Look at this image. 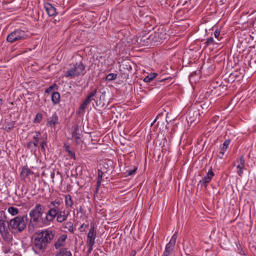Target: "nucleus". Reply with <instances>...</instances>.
I'll return each instance as SVG.
<instances>
[{
  "mask_svg": "<svg viewBox=\"0 0 256 256\" xmlns=\"http://www.w3.org/2000/svg\"><path fill=\"white\" fill-rule=\"evenodd\" d=\"M65 204L66 208H73L74 202L72 200V197L70 194L65 196Z\"/></svg>",
  "mask_w": 256,
  "mask_h": 256,
  "instance_id": "obj_22",
  "label": "nucleus"
},
{
  "mask_svg": "<svg viewBox=\"0 0 256 256\" xmlns=\"http://www.w3.org/2000/svg\"><path fill=\"white\" fill-rule=\"evenodd\" d=\"M205 44H206V46H209L210 44H217L218 43L217 42H214V40L213 38L210 37V38H208L207 39V40Z\"/></svg>",
  "mask_w": 256,
  "mask_h": 256,
  "instance_id": "obj_37",
  "label": "nucleus"
},
{
  "mask_svg": "<svg viewBox=\"0 0 256 256\" xmlns=\"http://www.w3.org/2000/svg\"><path fill=\"white\" fill-rule=\"evenodd\" d=\"M2 102V99H0V102L1 103V102Z\"/></svg>",
  "mask_w": 256,
  "mask_h": 256,
  "instance_id": "obj_55",
  "label": "nucleus"
},
{
  "mask_svg": "<svg viewBox=\"0 0 256 256\" xmlns=\"http://www.w3.org/2000/svg\"><path fill=\"white\" fill-rule=\"evenodd\" d=\"M40 220H38L36 219H34L32 218H30V219L28 228V231L30 233H32L34 232V231L38 228L40 227Z\"/></svg>",
  "mask_w": 256,
  "mask_h": 256,
  "instance_id": "obj_9",
  "label": "nucleus"
},
{
  "mask_svg": "<svg viewBox=\"0 0 256 256\" xmlns=\"http://www.w3.org/2000/svg\"><path fill=\"white\" fill-rule=\"evenodd\" d=\"M85 66L82 62H76V64L72 66L70 68L64 72L66 77L74 78L80 76H84L86 72L84 71Z\"/></svg>",
  "mask_w": 256,
  "mask_h": 256,
  "instance_id": "obj_2",
  "label": "nucleus"
},
{
  "mask_svg": "<svg viewBox=\"0 0 256 256\" xmlns=\"http://www.w3.org/2000/svg\"><path fill=\"white\" fill-rule=\"evenodd\" d=\"M28 37L26 32L20 28L14 30L6 38L8 42L13 43L16 41L26 39Z\"/></svg>",
  "mask_w": 256,
  "mask_h": 256,
  "instance_id": "obj_4",
  "label": "nucleus"
},
{
  "mask_svg": "<svg viewBox=\"0 0 256 256\" xmlns=\"http://www.w3.org/2000/svg\"><path fill=\"white\" fill-rule=\"evenodd\" d=\"M42 118V115L41 113L38 112L36 114L33 122L34 123H40Z\"/></svg>",
  "mask_w": 256,
  "mask_h": 256,
  "instance_id": "obj_33",
  "label": "nucleus"
},
{
  "mask_svg": "<svg viewBox=\"0 0 256 256\" xmlns=\"http://www.w3.org/2000/svg\"><path fill=\"white\" fill-rule=\"evenodd\" d=\"M234 76L235 77H236L238 76L236 74H234H234H231L230 76Z\"/></svg>",
  "mask_w": 256,
  "mask_h": 256,
  "instance_id": "obj_51",
  "label": "nucleus"
},
{
  "mask_svg": "<svg viewBox=\"0 0 256 256\" xmlns=\"http://www.w3.org/2000/svg\"><path fill=\"white\" fill-rule=\"evenodd\" d=\"M90 226L91 227L88 234L86 242V244L88 247V254L91 253L92 250V246L95 243V238L96 237V232L94 224L93 223H91Z\"/></svg>",
  "mask_w": 256,
  "mask_h": 256,
  "instance_id": "obj_5",
  "label": "nucleus"
},
{
  "mask_svg": "<svg viewBox=\"0 0 256 256\" xmlns=\"http://www.w3.org/2000/svg\"><path fill=\"white\" fill-rule=\"evenodd\" d=\"M137 170V168H134L133 170H126V172H128V176H132L133 175Z\"/></svg>",
  "mask_w": 256,
  "mask_h": 256,
  "instance_id": "obj_40",
  "label": "nucleus"
},
{
  "mask_svg": "<svg viewBox=\"0 0 256 256\" xmlns=\"http://www.w3.org/2000/svg\"><path fill=\"white\" fill-rule=\"evenodd\" d=\"M66 151L68 153V156L70 158L76 160L75 154L74 152L70 150L69 146H66Z\"/></svg>",
  "mask_w": 256,
  "mask_h": 256,
  "instance_id": "obj_35",
  "label": "nucleus"
},
{
  "mask_svg": "<svg viewBox=\"0 0 256 256\" xmlns=\"http://www.w3.org/2000/svg\"><path fill=\"white\" fill-rule=\"evenodd\" d=\"M152 37L153 43H162L163 42V40L166 38V33L162 30V32L158 31L154 32V34L152 35Z\"/></svg>",
  "mask_w": 256,
  "mask_h": 256,
  "instance_id": "obj_10",
  "label": "nucleus"
},
{
  "mask_svg": "<svg viewBox=\"0 0 256 256\" xmlns=\"http://www.w3.org/2000/svg\"><path fill=\"white\" fill-rule=\"evenodd\" d=\"M117 48H118V46H116L115 48V49H114V50L116 51L117 52Z\"/></svg>",
  "mask_w": 256,
  "mask_h": 256,
  "instance_id": "obj_54",
  "label": "nucleus"
},
{
  "mask_svg": "<svg viewBox=\"0 0 256 256\" xmlns=\"http://www.w3.org/2000/svg\"><path fill=\"white\" fill-rule=\"evenodd\" d=\"M40 148L42 151L44 152L46 147L47 146V142L46 140H43L40 142Z\"/></svg>",
  "mask_w": 256,
  "mask_h": 256,
  "instance_id": "obj_38",
  "label": "nucleus"
},
{
  "mask_svg": "<svg viewBox=\"0 0 256 256\" xmlns=\"http://www.w3.org/2000/svg\"><path fill=\"white\" fill-rule=\"evenodd\" d=\"M8 212L12 216H16L19 212V210L18 208L14 206H10L8 209Z\"/></svg>",
  "mask_w": 256,
  "mask_h": 256,
  "instance_id": "obj_29",
  "label": "nucleus"
},
{
  "mask_svg": "<svg viewBox=\"0 0 256 256\" xmlns=\"http://www.w3.org/2000/svg\"><path fill=\"white\" fill-rule=\"evenodd\" d=\"M157 76L158 74L156 73H150L144 78V81L146 82H150L152 80Z\"/></svg>",
  "mask_w": 256,
  "mask_h": 256,
  "instance_id": "obj_25",
  "label": "nucleus"
},
{
  "mask_svg": "<svg viewBox=\"0 0 256 256\" xmlns=\"http://www.w3.org/2000/svg\"><path fill=\"white\" fill-rule=\"evenodd\" d=\"M178 236V232H176L174 234L172 235L170 242L168 244L174 248Z\"/></svg>",
  "mask_w": 256,
  "mask_h": 256,
  "instance_id": "obj_24",
  "label": "nucleus"
},
{
  "mask_svg": "<svg viewBox=\"0 0 256 256\" xmlns=\"http://www.w3.org/2000/svg\"><path fill=\"white\" fill-rule=\"evenodd\" d=\"M118 235H119V234H117V236H116V237L115 238H114V239H116V241H118V243L119 244V242H120V240H120V236L119 238H118H118H118Z\"/></svg>",
  "mask_w": 256,
  "mask_h": 256,
  "instance_id": "obj_46",
  "label": "nucleus"
},
{
  "mask_svg": "<svg viewBox=\"0 0 256 256\" xmlns=\"http://www.w3.org/2000/svg\"><path fill=\"white\" fill-rule=\"evenodd\" d=\"M56 86V84H54L50 86L46 90V91L45 92L46 93H48V94H49L50 92L52 91V90H53L54 88V87Z\"/></svg>",
  "mask_w": 256,
  "mask_h": 256,
  "instance_id": "obj_39",
  "label": "nucleus"
},
{
  "mask_svg": "<svg viewBox=\"0 0 256 256\" xmlns=\"http://www.w3.org/2000/svg\"><path fill=\"white\" fill-rule=\"evenodd\" d=\"M112 74H108L106 77L105 82H106V86L110 88L112 86Z\"/></svg>",
  "mask_w": 256,
  "mask_h": 256,
  "instance_id": "obj_31",
  "label": "nucleus"
},
{
  "mask_svg": "<svg viewBox=\"0 0 256 256\" xmlns=\"http://www.w3.org/2000/svg\"><path fill=\"white\" fill-rule=\"evenodd\" d=\"M174 248V247L167 244L166 246L165 250L162 256H170L172 254Z\"/></svg>",
  "mask_w": 256,
  "mask_h": 256,
  "instance_id": "obj_23",
  "label": "nucleus"
},
{
  "mask_svg": "<svg viewBox=\"0 0 256 256\" xmlns=\"http://www.w3.org/2000/svg\"><path fill=\"white\" fill-rule=\"evenodd\" d=\"M220 34V32L218 30H216L214 32V37H215L216 38H218Z\"/></svg>",
  "mask_w": 256,
  "mask_h": 256,
  "instance_id": "obj_43",
  "label": "nucleus"
},
{
  "mask_svg": "<svg viewBox=\"0 0 256 256\" xmlns=\"http://www.w3.org/2000/svg\"><path fill=\"white\" fill-rule=\"evenodd\" d=\"M93 100H94L93 98H92L90 96H88L84 101L89 104H90V102Z\"/></svg>",
  "mask_w": 256,
  "mask_h": 256,
  "instance_id": "obj_42",
  "label": "nucleus"
},
{
  "mask_svg": "<svg viewBox=\"0 0 256 256\" xmlns=\"http://www.w3.org/2000/svg\"><path fill=\"white\" fill-rule=\"evenodd\" d=\"M33 174V172H32L30 168L26 166H24L22 168V170L20 172V176L22 179H25L30 175L32 174Z\"/></svg>",
  "mask_w": 256,
  "mask_h": 256,
  "instance_id": "obj_19",
  "label": "nucleus"
},
{
  "mask_svg": "<svg viewBox=\"0 0 256 256\" xmlns=\"http://www.w3.org/2000/svg\"><path fill=\"white\" fill-rule=\"evenodd\" d=\"M64 228L68 229L70 232H74L73 224L71 222H66Z\"/></svg>",
  "mask_w": 256,
  "mask_h": 256,
  "instance_id": "obj_32",
  "label": "nucleus"
},
{
  "mask_svg": "<svg viewBox=\"0 0 256 256\" xmlns=\"http://www.w3.org/2000/svg\"><path fill=\"white\" fill-rule=\"evenodd\" d=\"M152 38L149 32L142 33L138 36L136 42L142 46H147L153 43Z\"/></svg>",
  "mask_w": 256,
  "mask_h": 256,
  "instance_id": "obj_7",
  "label": "nucleus"
},
{
  "mask_svg": "<svg viewBox=\"0 0 256 256\" xmlns=\"http://www.w3.org/2000/svg\"><path fill=\"white\" fill-rule=\"evenodd\" d=\"M122 215H120V216H118V217L116 218L117 220H120V219L122 218Z\"/></svg>",
  "mask_w": 256,
  "mask_h": 256,
  "instance_id": "obj_53",
  "label": "nucleus"
},
{
  "mask_svg": "<svg viewBox=\"0 0 256 256\" xmlns=\"http://www.w3.org/2000/svg\"><path fill=\"white\" fill-rule=\"evenodd\" d=\"M239 164L237 166V168L238 169H244L245 164V159L244 155H242L238 161Z\"/></svg>",
  "mask_w": 256,
  "mask_h": 256,
  "instance_id": "obj_28",
  "label": "nucleus"
},
{
  "mask_svg": "<svg viewBox=\"0 0 256 256\" xmlns=\"http://www.w3.org/2000/svg\"><path fill=\"white\" fill-rule=\"evenodd\" d=\"M211 102L209 100L204 102L200 105V106L204 112H207L210 108Z\"/></svg>",
  "mask_w": 256,
  "mask_h": 256,
  "instance_id": "obj_30",
  "label": "nucleus"
},
{
  "mask_svg": "<svg viewBox=\"0 0 256 256\" xmlns=\"http://www.w3.org/2000/svg\"><path fill=\"white\" fill-rule=\"evenodd\" d=\"M34 133L36 135L33 137L34 141H30L27 144V148L29 149L36 148L38 146L40 133L39 131H35Z\"/></svg>",
  "mask_w": 256,
  "mask_h": 256,
  "instance_id": "obj_13",
  "label": "nucleus"
},
{
  "mask_svg": "<svg viewBox=\"0 0 256 256\" xmlns=\"http://www.w3.org/2000/svg\"><path fill=\"white\" fill-rule=\"evenodd\" d=\"M44 211V206L40 204H36L34 207L29 212V216L30 218L40 220Z\"/></svg>",
  "mask_w": 256,
  "mask_h": 256,
  "instance_id": "obj_6",
  "label": "nucleus"
},
{
  "mask_svg": "<svg viewBox=\"0 0 256 256\" xmlns=\"http://www.w3.org/2000/svg\"><path fill=\"white\" fill-rule=\"evenodd\" d=\"M50 176L52 179H54V172L51 173Z\"/></svg>",
  "mask_w": 256,
  "mask_h": 256,
  "instance_id": "obj_49",
  "label": "nucleus"
},
{
  "mask_svg": "<svg viewBox=\"0 0 256 256\" xmlns=\"http://www.w3.org/2000/svg\"><path fill=\"white\" fill-rule=\"evenodd\" d=\"M242 170H243V169H239V170L238 171V174L240 176H242L243 174Z\"/></svg>",
  "mask_w": 256,
  "mask_h": 256,
  "instance_id": "obj_44",
  "label": "nucleus"
},
{
  "mask_svg": "<svg viewBox=\"0 0 256 256\" xmlns=\"http://www.w3.org/2000/svg\"><path fill=\"white\" fill-rule=\"evenodd\" d=\"M50 208L46 213L45 220L48 222H53L55 218L56 217L58 212V207H49Z\"/></svg>",
  "mask_w": 256,
  "mask_h": 256,
  "instance_id": "obj_8",
  "label": "nucleus"
},
{
  "mask_svg": "<svg viewBox=\"0 0 256 256\" xmlns=\"http://www.w3.org/2000/svg\"><path fill=\"white\" fill-rule=\"evenodd\" d=\"M15 124V122L12 120L6 121V124L4 126L3 129L6 132L12 130Z\"/></svg>",
  "mask_w": 256,
  "mask_h": 256,
  "instance_id": "obj_20",
  "label": "nucleus"
},
{
  "mask_svg": "<svg viewBox=\"0 0 256 256\" xmlns=\"http://www.w3.org/2000/svg\"><path fill=\"white\" fill-rule=\"evenodd\" d=\"M214 175V174L212 170V168H210L207 172L206 175L200 181V183L202 185H204V187L206 188L208 184L210 182Z\"/></svg>",
  "mask_w": 256,
  "mask_h": 256,
  "instance_id": "obj_11",
  "label": "nucleus"
},
{
  "mask_svg": "<svg viewBox=\"0 0 256 256\" xmlns=\"http://www.w3.org/2000/svg\"><path fill=\"white\" fill-rule=\"evenodd\" d=\"M44 8L48 14L50 16H54L56 14V9L50 4L47 2L44 5Z\"/></svg>",
  "mask_w": 256,
  "mask_h": 256,
  "instance_id": "obj_17",
  "label": "nucleus"
},
{
  "mask_svg": "<svg viewBox=\"0 0 256 256\" xmlns=\"http://www.w3.org/2000/svg\"><path fill=\"white\" fill-rule=\"evenodd\" d=\"M158 116L156 117V118L154 120V121L153 122L152 124V125L156 120L157 118H158Z\"/></svg>",
  "mask_w": 256,
  "mask_h": 256,
  "instance_id": "obj_52",
  "label": "nucleus"
},
{
  "mask_svg": "<svg viewBox=\"0 0 256 256\" xmlns=\"http://www.w3.org/2000/svg\"><path fill=\"white\" fill-rule=\"evenodd\" d=\"M58 118L56 114L54 113L50 117L48 118L46 122V126L55 128L56 124H58Z\"/></svg>",
  "mask_w": 256,
  "mask_h": 256,
  "instance_id": "obj_12",
  "label": "nucleus"
},
{
  "mask_svg": "<svg viewBox=\"0 0 256 256\" xmlns=\"http://www.w3.org/2000/svg\"><path fill=\"white\" fill-rule=\"evenodd\" d=\"M27 215L17 216L10 220L9 222L10 226L18 232L22 231L26 227Z\"/></svg>",
  "mask_w": 256,
  "mask_h": 256,
  "instance_id": "obj_3",
  "label": "nucleus"
},
{
  "mask_svg": "<svg viewBox=\"0 0 256 256\" xmlns=\"http://www.w3.org/2000/svg\"><path fill=\"white\" fill-rule=\"evenodd\" d=\"M109 138H110V136L108 134L104 138V141H107Z\"/></svg>",
  "mask_w": 256,
  "mask_h": 256,
  "instance_id": "obj_48",
  "label": "nucleus"
},
{
  "mask_svg": "<svg viewBox=\"0 0 256 256\" xmlns=\"http://www.w3.org/2000/svg\"><path fill=\"white\" fill-rule=\"evenodd\" d=\"M56 232L46 229L36 232L32 238L33 250L36 254L44 252L54 239Z\"/></svg>",
  "mask_w": 256,
  "mask_h": 256,
  "instance_id": "obj_1",
  "label": "nucleus"
},
{
  "mask_svg": "<svg viewBox=\"0 0 256 256\" xmlns=\"http://www.w3.org/2000/svg\"><path fill=\"white\" fill-rule=\"evenodd\" d=\"M117 74L113 73V80H114L116 78Z\"/></svg>",
  "mask_w": 256,
  "mask_h": 256,
  "instance_id": "obj_50",
  "label": "nucleus"
},
{
  "mask_svg": "<svg viewBox=\"0 0 256 256\" xmlns=\"http://www.w3.org/2000/svg\"><path fill=\"white\" fill-rule=\"evenodd\" d=\"M66 238L67 236L66 234H63L60 236L57 241L54 244V248L56 249H58L61 246H64Z\"/></svg>",
  "mask_w": 256,
  "mask_h": 256,
  "instance_id": "obj_16",
  "label": "nucleus"
},
{
  "mask_svg": "<svg viewBox=\"0 0 256 256\" xmlns=\"http://www.w3.org/2000/svg\"><path fill=\"white\" fill-rule=\"evenodd\" d=\"M60 94L58 92H54L52 94V101L54 104H56L60 102Z\"/></svg>",
  "mask_w": 256,
  "mask_h": 256,
  "instance_id": "obj_21",
  "label": "nucleus"
},
{
  "mask_svg": "<svg viewBox=\"0 0 256 256\" xmlns=\"http://www.w3.org/2000/svg\"><path fill=\"white\" fill-rule=\"evenodd\" d=\"M136 254V252L135 250H133L132 251L131 254H130V256H135Z\"/></svg>",
  "mask_w": 256,
  "mask_h": 256,
  "instance_id": "obj_47",
  "label": "nucleus"
},
{
  "mask_svg": "<svg viewBox=\"0 0 256 256\" xmlns=\"http://www.w3.org/2000/svg\"><path fill=\"white\" fill-rule=\"evenodd\" d=\"M230 139L226 140L224 142L220 150V153L222 154V155L224 154V152L227 150L228 146L230 144Z\"/></svg>",
  "mask_w": 256,
  "mask_h": 256,
  "instance_id": "obj_26",
  "label": "nucleus"
},
{
  "mask_svg": "<svg viewBox=\"0 0 256 256\" xmlns=\"http://www.w3.org/2000/svg\"><path fill=\"white\" fill-rule=\"evenodd\" d=\"M198 111L194 110L192 111L190 110L188 114L186 116V120L188 122H190L191 124L192 123L196 124L198 120L196 119V116L199 114Z\"/></svg>",
  "mask_w": 256,
  "mask_h": 256,
  "instance_id": "obj_14",
  "label": "nucleus"
},
{
  "mask_svg": "<svg viewBox=\"0 0 256 256\" xmlns=\"http://www.w3.org/2000/svg\"><path fill=\"white\" fill-rule=\"evenodd\" d=\"M88 105V104L84 101L79 108L78 112L80 114H84Z\"/></svg>",
  "mask_w": 256,
  "mask_h": 256,
  "instance_id": "obj_34",
  "label": "nucleus"
},
{
  "mask_svg": "<svg viewBox=\"0 0 256 256\" xmlns=\"http://www.w3.org/2000/svg\"><path fill=\"white\" fill-rule=\"evenodd\" d=\"M68 214H66L65 210H60V208L58 209V212L56 215V221L58 222L62 223L66 221L68 218Z\"/></svg>",
  "mask_w": 256,
  "mask_h": 256,
  "instance_id": "obj_15",
  "label": "nucleus"
},
{
  "mask_svg": "<svg viewBox=\"0 0 256 256\" xmlns=\"http://www.w3.org/2000/svg\"><path fill=\"white\" fill-rule=\"evenodd\" d=\"M9 222H6L2 220H0V232L1 233L7 234L9 230Z\"/></svg>",
  "mask_w": 256,
  "mask_h": 256,
  "instance_id": "obj_18",
  "label": "nucleus"
},
{
  "mask_svg": "<svg viewBox=\"0 0 256 256\" xmlns=\"http://www.w3.org/2000/svg\"><path fill=\"white\" fill-rule=\"evenodd\" d=\"M56 256H72V254L66 248H62L60 249V252Z\"/></svg>",
  "mask_w": 256,
  "mask_h": 256,
  "instance_id": "obj_27",
  "label": "nucleus"
},
{
  "mask_svg": "<svg viewBox=\"0 0 256 256\" xmlns=\"http://www.w3.org/2000/svg\"><path fill=\"white\" fill-rule=\"evenodd\" d=\"M97 92V90L94 89L92 91L88 96H90L92 98H93L94 96Z\"/></svg>",
  "mask_w": 256,
  "mask_h": 256,
  "instance_id": "obj_41",
  "label": "nucleus"
},
{
  "mask_svg": "<svg viewBox=\"0 0 256 256\" xmlns=\"http://www.w3.org/2000/svg\"><path fill=\"white\" fill-rule=\"evenodd\" d=\"M88 225L85 224H83L81 225L80 228H87Z\"/></svg>",
  "mask_w": 256,
  "mask_h": 256,
  "instance_id": "obj_45",
  "label": "nucleus"
},
{
  "mask_svg": "<svg viewBox=\"0 0 256 256\" xmlns=\"http://www.w3.org/2000/svg\"><path fill=\"white\" fill-rule=\"evenodd\" d=\"M114 122L115 123H116V120H114Z\"/></svg>",
  "mask_w": 256,
  "mask_h": 256,
  "instance_id": "obj_56",
  "label": "nucleus"
},
{
  "mask_svg": "<svg viewBox=\"0 0 256 256\" xmlns=\"http://www.w3.org/2000/svg\"><path fill=\"white\" fill-rule=\"evenodd\" d=\"M60 204V200H55L54 201H52L50 202L49 207L50 206H53V207H58V206Z\"/></svg>",
  "mask_w": 256,
  "mask_h": 256,
  "instance_id": "obj_36",
  "label": "nucleus"
}]
</instances>
